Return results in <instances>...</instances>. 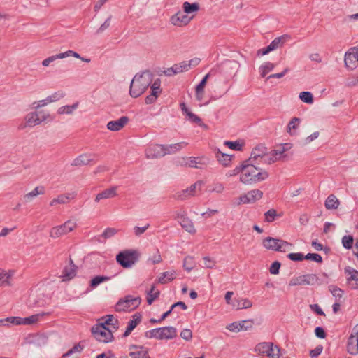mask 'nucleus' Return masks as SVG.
<instances>
[{"label":"nucleus","instance_id":"1","mask_svg":"<svg viewBox=\"0 0 358 358\" xmlns=\"http://www.w3.org/2000/svg\"><path fill=\"white\" fill-rule=\"evenodd\" d=\"M240 179L245 184L259 182L267 178L265 171L259 170L252 164H243L240 170Z\"/></svg>","mask_w":358,"mask_h":358},{"label":"nucleus","instance_id":"2","mask_svg":"<svg viewBox=\"0 0 358 358\" xmlns=\"http://www.w3.org/2000/svg\"><path fill=\"white\" fill-rule=\"evenodd\" d=\"M141 302V299L138 296H127L117 303L115 310L119 312L131 311L138 307Z\"/></svg>","mask_w":358,"mask_h":358},{"label":"nucleus","instance_id":"3","mask_svg":"<svg viewBox=\"0 0 358 358\" xmlns=\"http://www.w3.org/2000/svg\"><path fill=\"white\" fill-rule=\"evenodd\" d=\"M139 254L134 250H125L120 252L116 257L117 262L124 268L130 267L138 259Z\"/></svg>","mask_w":358,"mask_h":358},{"label":"nucleus","instance_id":"4","mask_svg":"<svg viewBox=\"0 0 358 358\" xmlns=\"http://www.w3.org/2000/svg\"><path fill=\"white\" fill-rule=\"evenodd\" d=\"M264 246L268 250L285 252L289 250L292 244L282 240L273 238H266L263 241Z\"/></svg>","mask_w":358,"mask_h":358},{"label":"nucleus","instance_id":"5","mask_svg":"<svg viewBox=\"0 0 358 358\" xmlns=\"http://www.w3.org/2000/svg\"><path fill=\"white\" fill-rule=\"evenodd\" d=\"M147 87V81L143 76H135L130 86V94L133 97H138Z\"/></svg>","mask_w":358,"mask_h":358},{"label":"nucleus","instance_id":"6","mask_svg":"<svg viewBox=\"0 0 358 358\" xmlns=\"http://www.w3.org/2000/svg\"><path fill=\"white\" fill-rule=\"evenodd\" d=\"M94 337L101 342H110L113 338V331L102 325H96L92 329Z\"/></svg>","mask_w":358,"mask_h":358},{"label":"nucleus","instance_id":"7","mask_svg":"<svg viewBox=\"0 0 358 358\" xmlns=\"http://www.w3.org/2000/svg\"><path fill=\"white\" fill-rule=\"evenodd\" d=\"M150 336L158 339H169L176 336V330L173 327H163L151 331Z\"/></svg>","mask_w":358,"mask_h":358},{"label":"nucleus","instance_id":"8","mask_svg":"<svg viewBox=\"0 0 358 358\" xmlns=\"http://www.w3.org/2000/svg\"><path fill=\"white\" fill-rule=\"evenodd\" d=\"M192 62H194V65L198 64V61L196 59L195 61L192 60L189 64H187L186 62L176 64L173 65L172 67L166 69L164 71V73L166 76H171L176 75L177 73H180L184 71H186L189 69V67L191 66V63Z\"/></svg>","mask_w":358,"mask_h":358},{"label":"nucleus","instance_id":"9","mask_svg":"<svg viewBox=\"0 0 358 358\" xmlns=\"http://www.w3.org/2000/svg\"><path fill=\"white\" fill-rule=\"evenodd\" d=\"M253 322L252 320H243L241 322H234L227 326V329L231 332H239L246 331L252 328Z\"/></svg>","mask_w":358,"mask_h":358},{"label":"nucleus","instance_id":"10","mask_svg":"<svg viewBox=\"0 0 358 358\" xmlns=\"http://www.w3.org/2000/svg\"><path fill=\"white\" fill-rule=\"evenodd\" d=\"M344 273L348 286L352 289H357L358 287V271L352 268H346L344 270Z\"/></svg>","mask_w":358,"mask_h":358},{"label":"nucleus","instance_id":"11","mask_svg":"<svg viewBox=\"0 0 358 358\" xmlns=\"http://www.w3.org/2000/svg\"><path fill=\"white\" fill-rule=\"evenodd\" d=\"M345 63L348 68L352 69L358 66V47L352 48L345 54Z\"/></svg>","mask_w":358,"mask_h":358},{"label":"nucleus","instance_id":"12","mask_svg":"<svg viewBox=\"0 0 358 358\" xmlns=\"http://www.w3.org/2000/svg\"><path fill=\"white\" fill-rule=\"evenodd\" d=\"M117 320L112 315H108L100 318L96 325H102L112 331L117 329Z\"/></svg>","mask_w":358,"mask_h":358},{"label":"nucleus","instance_id":"13","mask_svg":"<svg viewBox=\"0 0 358 358\" xmlns=\"http://www.w3.org/2000/svg\"><path fill=\"white\" fill-rule=\"evenodd\" d=\"M117 320L112 315H108L100 318L96 325H102L112 331L117 329Z\"/></svg>","mask_w":358,"mask_h":358},{"label":"nucleus","instance_id":"14","mask_svg":"<svg viewBox=\"0 0 358 358\" xmlns=\"http://www.w3.org/2000/svg\"><path fill=\"white\" fill-rule=\"evenodd\" d=\"M130 358H150L146 349L141 346H133L129 350Z\"/></svg>","mask_w":358,"mask_h":358},{"label":"nucleus","instance_id":"15","mask_svg":"<svg viewBox=\"0 0 358 358\" xmlns=\"http://www.w3.org/2000/svg\"><path fill=\"white\" fill-rule=\"evenodd\" d=\"M171 21L173 25L182 27L187 24L190 21V18L184 13H178L172 16Z\"/></svg>","mask_w":358,"mask_h":358},{"label":"nucleus","instance_id":"16","mask_svg":"<svg viewBox=\"0 0 358 358\" xmlns=\"http://www.w3.org/2000/svg\"><path fill=\"white\" fill-rule=\"evenodd\" d=\"M285 40V38L284 36L276 38L274 39L272 43L266 48H263L262 50H259L258 51L259 55H264L269 52L275 50L277 48L280 44H282Z\"/></svg>","mask_w":358,"mask_h":358},{"label":"nucleus","instance_id":"17","mask_svg":"<svg viewBox=\"0 0 358 358\" xmlns=\"http://www.w3.org/2000/svg\"><path fill=\"white\" fill-rule=\"evenodd\" d=\"M129 120L127 117H122L120 119L111 121L108 123V129L111 131H118L122 129L128 122Z\"/></svg>","mask_w":358,"mask_h":358},{"label":"nucleus","instance_id":"18","mask_svg":"<svg viewBox=\"0 0 358 358\" xmlns=\"http://www.w3.org/2000/svg\"><path fill=\"white\" fill-rule=\"evenodd\" d=\"M148 157L155 158L162 156L164 155V149L162 146L159 145H155L150 146L146 151Z\"/></svg>","mask_w":358,"mask_h":358},{"label":"nucleus","instance_id":"19","mask_svg":"<svg viewBox=\"0 0 358 358\" xmlns=\"http://www.w3.org/2000/svg\"><path fill=\"white\" fill-rule=\"evenodd\" d=\"M142 319V315L139 313H135L131 320L129 322L128 327L125 331V335H129L131 331L141 322Z\"/></svg>","mask_w":358,"mask_h":358},{"label":"nucleus","instance_id":"20","mask_svg":"<svg viewBox=\"0 0 358 358\" xmlns=\"http://www.w3.org/2000/svg\"><path fill=\"white\" fill-rule=\"evenodd\" d=\"M205 164L204 159H196L194 157H188L184 159L183 164L189 167H201Z\"/></svg>","mask_w":358,"mask_h":358},{"label":"nucleus","instance_id":"21","mask_svg":"<svg viewBox=\"0 0 358 358\" xmlns=\"http://www.w3.org/2000/svg\"><path fill=\"white\" fill-rule=\"evenodd\" d=\"M209 74L205 76L201 82L196 87V96L199 101H201L203 98L204 88L206 85Z\"/></svg>","mask_w":358,"mask_h":358},{"label":"nucleus","instance_id":"22","mask_svg":"<svg viewBox=\"0 0 358 358\" xmlns=\"http://www.w3.org/2000/svg\"><path fill=\"white\" fill-rule=\"evenodd\" d=\"M348 350L350 354L358 352V335L351 336L348 343Z\"/></svg>","mask_w":358,"mask_h":358},{"label":"nucleus","instance_id":"23","mask_svg":"<svg viewBox=\"0 0 358 358\" xmlns=\"http://www.w3.org/2000/svg\"><path fill=\"white\" fill-rule=\"evenodd\" d=\"M224 144L231 150L241 151L245 146V141L239 139L236 141H225Z\"/></svg>","mask_w":358,"mask_h":358},{"label":"nucleus","instance_id":"24","mask_svg":"<svg viewBox=\"0 0 358 358\" xmlns=\"http://www.w3.org/2000/svg\"><path fill=\"white\" fill-rule=\"evenodd\" d=\"M159 290L156 289L155 285H152L150 289L146 293V300L148 303L149 305L152 304V303L159 297Z\"/></svg>","mask_w":358,"mask_h":358},{"label":"nucleus","instance_id":"25","mask_svg":"<svg viewBox=\"0 0 358 358\" xmlns=\"http://www.w3.org/2000/svg\"><path fill=\"white\" fill-rule=\"evenodd\" d=\"M271 347V343H261L256 346L255 350L261 355L267 356Z\"/></svg>","mask_w":358,"mask_h":358},{"label":"nucleus","instance_id":"26","mask_svg":"<svg viewBox=\"0 0 358 358\" xmlns=\"http://www.w3.org/2000/svg\"><path fill=\"white\" fill-rule=\"evenodd\" d=\"M216 157L218 161L224 166H227L231 161V156L228 154L223 153L221 151H217L216 153Z\"/></svg>","mask_w":358,"mask_h":358},{"label":"nucleus","instance_id":"27","mask_svg":"<svg viewBox=\"0 0 358 358\" xmlns=\"http://www.w3.org/2000/svg\"><path fill=\"white\" fill-rule=\"evenodd\" d=\"M339 205V201L334 195H330L326 200L325 206L327 209H336Z\"/></svg>","mask_w":358,"mask_h":358},{"label":"nucleus","instance_id":"28","mask_svg":"<svg viewBox=\"0 0 358 358\" xmlns=\"http://www.w3.org/2000/svg\"><path fill=\"white\" fill-rule=\"evenodd\" d=\"M246 195L250 200V203H254L257 200H259L262 196V192L260 190L255 189L249 192Z\"/></svg>","mask_w":358,"mask_h":358},{"label":"nucleus","instance_id":"29","mask_svg":"<svg viewBox=\"0 0 358 358\" xmlns=\"http://www.w3.org/2000/svg\"><path fill=\"white\" fill-rule=\"evenodd\" d=\"M302 285H313L317 280V277L314 274H307L301 275Z\"/></svg>","mask_w":358,"mask_h":358},{"label":"nucleus","instance_id":"30","mask_svg":"<svg viewBox=\"0 0 358 358\" xmlns=\"http://www.w3.org/2000/svg\"><path fill=\"white\" fill-rule=\"evenodd\" d=\"M180 224L189 233H194L195 231L194 227L189 219L187 217H182L180 221Z\"/></svg>","mask_w":358,"mask_h":358},{"label":"nucleus","instance_id":"31","mask_svg":"<svg viewBox=\"0 0 358 358\" xmlns=\"http://www.w3.org/2000/svg\"><path fill=\"white\" fill-rule=\"evenodd\" d=\"M47 315L46 313L37 314L31 315L29 317L24 318V324H33L38 322L40 317Z\"/></svg>","mask_w":358,"mask_h":358},{"label":"nucleus","instance_id":"32","mask_svg":"<svg viewBox=\"0 0 358 358\" xmlns=\"http://www.w3.org/2000/svg\"><path fill=\"white\" fill-rule=\"evenodd\" d=\"M267 357L269 358H280V350L279 348L276 345H273V344L271 343V349H269Z\"/></svg>","mask_w":358,"mask_h":358},{"label":"nucleus","instance_id":"33","mask_svg":"<svg viewBox=\"0 0 358 358\" xmlns=\"http://www.w3.org/2000/svg\"><path fill=\"white\" fill-rule=\"evenodd\" d=\"M115 195V189H107L96 196V200L99 201L102 199L113 197Z\"/></svg>","mask_w":358,"mask_h":358},{"label":"nucleus","instance_id":"34","mask_svg":"<svg viewBox=\"0 0 358 358\" xmlns=\"http://www.w3.org/2000/svg\"><path fill=\"white\" fill-rule=\"evenodd\" d=\"M183 9L187 13L197 11L199 10V4L196 3H190L189 2H185L183 4Z\"/></svg>","mask_w":358,"mask_h":358},{"label":"nucleus","instance_id":"35","mask_svg":"<svg viewBox=\"0 0 358 358\" xmlns=\"http://www.w3.org/2000/svg\"><path fill=\"white\" fill-rule=\"evenodd\" d=\"M342 243L346 249H351L352 248L354 239L351 236H344L342 238Z\"/></svg>","mask_w":358,"mask_h":358},{"label":"nucleus","instance_id":"36","mask_svg":"<svg viewBox=\"0 0 358 358\" xmlns=\"http://www.w3.org/2000/svg\"><path fill=\"white\" fill-rule=\"evenodd\" d=\"M300 120L299 119L294 117L293 118L289 123L287 127L288 132L290 134H293V131L296 130L299 125Z\"/></svg>","mask_w":358,"mask_h":358},{"label":"nucleus","instance_id":"37","mask_svg":"<svg viewBox=\"0 0 358 358\" xmlns=\"http://www.w3.org/2000/svg\"><path fill=\"white\" fill-rule=\"evenodd\" d=\"M109 280L108 277L106 276H96L91 280V287H96L101 282H106Z\"/></svg>","mask_w":358,"mask_h":358},{"label":"nucleus","instance_id":"38","mask_svg":"<svg viewBox=\"0 0 358 358\" xmlns=\"http://www.w3.org/2000/svg\"><path fill=\"white\" fill-rule=\"evenodd\" d=\"M66 234V231L62 226L57 227L51 230L50 234L52 237H58Z\"/></svg>","mask_w":358,"mask_h":358},{"label":"nucleus","instance_id":"39","mask_svg":"<svg viewBox=\"0 0 358 358\" xmlns=\"http://www.w3.org/2000/svg\"><path fill=\"white\" fill-rule=\"evenodd\" d=\"M265 151V147L263 145H258L252 151V155H254L255 158L262 157L264 156Z\"/></svg>","mask_w":358,"mask_h":358},{"label":"nucleus","instance_id":"40","mask_svg":"<svg viewBox=\"0 0 358 358\" xmlns=\"http://www.w3.org/2000/svg\"><path fill=\"white\" fill-rule=\"evenodd\" d=\"M175 278V273L174 272H166L163 274V277L159 278V282L161 283H166L169 281H171Z\"/></svg>","mask_w":358,"mask_h":358},{"label":"nucleus","instance_id":"41","mask_svg":"<svg viewBox=\"0 0 358 358\" xmlns=\"http://www.w3.org/2000/svg\"><path fill=\"white\" fill-rule=\"evenodd\" d=\"M301 101H303L305 103H312L313 101V95L311 93L308 92H303L300 94L299 96Z\"/></svg>","mask_w":358,"mask_h":358},{"label":"nucleus","instance_id":"42","mask_svg":"<svg viewBox=\"0 0 358 358\" xmlns=\"http://www.w3.org/2000/svg\"><path fill=\"white\" fill-rule=\"evenodd\" d=\"M264 215H265V220L266 222H271L275 220L277 214H276L275 210L271 209L268 211H267Z\"/></svg>","mask_w":358,"mask_h":358},{"label":"nucleus","instance_id":"43","mask_svg":"<svg viewBox=\"0 0 358 358\" xmlns=\"http://www.w3.org/2000/svg\"><path fill=\"white\" fill-rule=\"evenodd\" d=\"M304 259L313 260L318 263L322 262V257L320 255L315 253H308L307 255L305 256Z\"/></svg>","mask_w":358,"mask_h":358},{"label":"nucleus","instance_id":"44","mask_svg":"<svg viewBox=\"0 0 358 358\" xmlns=\"http://www.w3.org/2000/svg\"><path fill=\"white\" fill-rule=\"evenodd\" d=\"M252 305L251 302L247 299H241L238 301L236 305H234L238 309L239 308H247L250 307Z\"/></svg>","mask_w":358,"mask_h":358},{"label":"nucleus","instance_id":"45","mask_svg":"<svg viewBox=\"0 0 358 358\" xmlns=\"http://www.w3.org/2000/svg\"><path fill=\"white\" fill-rule=\"evenodd\" d=\"M150 259L154 264L159 263L162 261V257L159 251L158 250H155L150 256Z\"/></svg>","mask_w":358,"mask_h":358},{"label":"nucleus","instance_id":"46","mask_svg":"<svg viewBox=\"0 0 358 358\" xmlns=\"http://www.w3.org/2000/svg\"><path fill=\"white\" fill-rule=\"evenodd\" d=\"M288 257L292 261L299 262V261L303 260L305 258V256L301 253L297 252V253H289L288 255Z\"/></svg>","mask_w":358,"mask_h":358},{"label":"nucleus","instance_id":"47","mask_svg":"<svg viewBox=\"0 0 358 358\" xmlns=\"http://www.w3.org/2000/svg\"><path fill=\"white\" fill-rule=\"evenodd\" d=\"M201 186V184L200 182L196 183L194 185L191 186L189 189H187L185 192V197H187L188 196H193L196 194V187L200 188Z\"/></svg>","mask_w":358,"mask_h":358},{"label":"nucleus","instance_id":"48","mask_svg":"<svg viewBox=\"0 0 358 358\" xmlns=\"http://www.w3.org/2000/svg\"><path fill=\"white\" fill-rule=\"evenodd\" d=\"M330 291L334 296L338 297V298L342 297L343 294V291L341 289H340L337 287H335V286H331L330 287Z\"/></svg>","mask_w":358,"mask_h":358},{"label":"nucleus","instance_id":"49","mask_svg":"<svg viewBox=\"0 0 358 358\" xmlns=\"http://www.w3.org/2000/svg\"><path fill=\"white\" fill-rule=\"evenodd\" d=\"M234 203L236 205H241V204H246V203H250V200H248V197L246 194L241 196L238 199H237Z\"/></svg>","mask_w":358,"mask_h":358},{"label":"nucleus","instance_id":"50","mask_svg":"<svg viewBox=\"0 0 358 358\" xmlns=\"http://www.w3.org/2000/svg\"><path fill=\"white\" fill-rule=\"evenodd\" d=\"M7 320L14 324H24V318L20 317H12L10 318H8Z\"/></svg>","mask_w":358,"mask_h":358},{"label":"nucleus","instance_id":"51","mask_svg":"<svg viewBox=\"0 0 358 358\" xmlns=\"http://www.w3.org/2000/svg\"><path fill=\"white\" fill-rule=\"evenodd\" d=\"M62 227L66 231V233H69L76 227V223L71 221H68L62 225Z\"/></svg>","mask_w":358,"mask_h":358},{"label":"nucleus","instance_id":"52","mask_svg":"<svg viewBox=\"0 0 358 358\" xmlns=\"http://www.w3.org/2000/svg\"><path fill=\"white\" fill-rule=\"evenodd\" d=\"M180 336L182 338L185 340H189L192 337V331L190 329H184L181 331Z\"/></svg>","mask_w":358,"mask_h":358},{"label":"nucleus","instance_id":"53","mask_svg":"<svg viewBox=\"0 0 358 358\" xmlns=\"http://www.w3.org/2000/svg\"><path fill=\"white\" fill-rule=\"evenodd\" d=\"M280 267V264L278 262H275L272 264V265L270 268V272L272 274H277L279 272Z\"/></svg>","mask_w":358,"mask_h":358},{"label":"nucleus","instance_id":"54","mask_svg":"<svg viewBox=\"0 0 358 358\" xmlns=\"http://www.w3.org/2000/svg\"><path fill=\"white\" fill-rule=\"evenodd\" d=\"M10 278V275L6 273H0V286L3 285L4 284L8 282V279Z\"/></svg>","mask_w":358,"mask_h":358},{"label":"nucleus","instance_id":"55","mask_svg":"<svg viewBox=\"0 0 358 358\" xmlns=\"http://www.w3.org/2000/svg\"><path fill=\"white\" fill-rule=\"evenodd\" d=\"M38 123V119L37 118V115L31 114V117H29L27 120V124L29 126H32Z\"/></svg>","mask_w":358,"mask_h":358},{"label":"nucleus","instance_id":"56","mask_svg":"<svg viewBox=\"0 0 358 358\" xmlns=\"http://www.w3.org/2000/svg\"><path fill=\"white\" fill-rule=\"evenodd\" d=\"M322 348L321 347H317L310 352V355L312 358H315L322 352Z\"/></svg>","mask_w":358,"mask_h":358},{"label":"nucleus","instance_id":"57","mask_svg":"<svg viewBox=\"0 0 358 358\" xmlns=\"http://www.w3.org/2000/svg\"><path fill=\"white\" fill-rule=\"evenodd\" d=\"M290 286L302 285V280L301 276L292 279L289 282Z\"/></svg>","mask_w":358,"mask_h":358},{"label":"nucleus","instance_id":"58","mask_svg":"<svg viewBox=\"0 0 358 358\" xmlns=\"http://www.w3.org/2000/svg\"><path fill=\"white\" fill-rule=\"evenodd\" d=\"M310 308L320 315H324V313L317 304L310 305Z\"/></svg>","mask_w":358,"mask_h":358},{"label":"nucleus","instance_id":"59","mask_svg":"<svg viewBox=\"0 0 358 358\" xmlns=\"http://www.w3.org/2000/svg\"><path fill=\"white\" fill-rule=\"evenodd\" d=\"M315 334L317 337L324 338L325 337V332L324 329L321 327H317L315 329Z\"/></svg>","mask_w":358,"mask_h":358},{"label":"nucleus","instance_id":"60","mask_svg":"<svg viewBox=\"0 0 358 358\" xmlns=\"http://www.w3.org/2000/svg\"><path fill=\"white\" fill-rule=\"evenodd\" d=\"M157 96H155V94H150L145 98V103L147 104L152 103L157 99Z\"/></svg>","mask_w":358,"mask_h":358},{"label":"nucleus","instance_id":"61","mask_svg":"<svg viewBox=\"0 0 358 358\" xmlns=\"http://www.w3.org/2000/svg\"><path fill=\"white\" fill-rule=\"evenodd\" d=\"M148 227V224L145 225L142 228L137 227L135 228V234L136 235L141 234L143 233Z\"/></svg>","mask_w":358,"mask_h":358},{"label":"nucleus","instance_id":"62","mask_svg":"<svg viewBox=\"0 0 358 358\" xmlns=\"http://www.w3.org/2000/svg\"><path fill=\"white\" fill-rule=\"evenodd\" d=\"M187 115L189 116V119L193 122H199L201 121V120L196 115L190 112L187 113Z\"/></svg>","mask_w":358,"mask_h":358},{"label":"nucleus","instance_id":"63","mask_svg":"<svg viewBox=\"0 0 358 358\" xmlns=\"http://www.w3.org/2000/svg\"><path fill=\"white\" fill-rule=\"evenodd\" d=\"M312 246L314 248L315 250L320 251L322 250V245L320 243H317L316 241L312 242Z\"/></svg>","mask_w":358,"mask_h":358},{"label":"nucleus","instance_id":"64","mask_svg":"<svg viewBox=\"0 0 358 358\" xmlns=\"http://www.w3.org/2000/svg\"><path fill=\"white\" fill-rule=\"evenodd\" d=\"M233 292H227L225 294V299H226V301L227 303L229 304L230 303V300L233 296Z\"/></svg>","mask_w":358,"mask_h":358}]
</instances>
